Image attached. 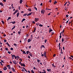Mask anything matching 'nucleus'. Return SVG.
<instances>
[{"label": "nucleus", "mask_w": 73, "mask_h": 73, "mask_svg": "<svg viewBox=\"0 0 73 73\" xmlns=\"http://www.w3.org/2000/svg\"><path fill=\"white\" fill-rule=\"evenodd\" d=\"M44 56L45 57H46V51H44Z\"/></svg>", "instance_id": "1"}, {"label": "nucleus", "mask_w": 73, "mask_h": 73, "mask_svg": "<svg viewBox=\"0 0 73 73\" xmlns=\"http://www.w3.org/2000/svg\"><path fill=\"white\" fill-rule=\"evenodd\" d=\"M41 13L42 14H44V13H45V10L44 9H42L41 11Z\"/></svg>", "instance_id": "2"}, {"label": "nucleus", "mask_w": 73, "mask_h": 73, "mask_svg": "<svg viewBox=\"0 0 73 73\" xmlns=\"http://www.w3.org/2000/svg\"><path fill=\"white\" fill-rule=\"evenodd\" d=\"M38 20H39V19L38 18H35V22H37V21H38Z\"/></svg>", "instance_id": "3"}, {"label": "nucleus", "mask_w": 73, "mask_h": 73, "mask_svg": "<svg viewBox=\"0 0 73 73\" xmlns=\"http://www.w3.org/2000/svg\"><path fill=\"white\" fill-rule=\"evenodd\" d=\"M11 69L12 70L13 72H15V68H14L12 67L11 68Z\"/></svg>", "instance_id": "4"}, {"label": "nucleus", "mask_w": 73, "mask_h": 73, "mask_svg": "<svg viewBox=\"0 0 73 73\" xmlns=\"http://www.w3.org/2000/svg\"><path fill=\"white\" fill-rule=\"evenodd\" d=\"M43 71L44 72H41V71H40L39 73H46V71H45V70L44 69L43 70Z\"/></svg>", "instance_id": "5"}, {"label": "nucleus", "mask_w": 73, "mask_h": 73, "mask_svg": "<svg viewBox=\"0 0 73 73\" xmlns=\"http://www.w3.org/2000/svg\"><path fill=\"white\" fill-rule=\"evenodd\" d=\"M13 64H15V65L17 64V63H16V60H13Z\"/></svg>", "instance_id": "6"}, {"label": "nucleus", "mask_w": 73, "mask_h": 73, "mask_svg": "<svg viewBox=\"0 0 73 73\" xmlns=\"http://www.w3.org/2000/svg\"><path fill=\"white\" fill-rule=\"evenodd\" d=\"M3 69L4 70H6L7 69V67L5 66L3 68Z\"/></svg>", "instance_id": "7"}, {"label": "nucleus", "mask_w": 73, "mask_h": 73, "mask_svg": "<svg viewBox=\"0 0 73 73\" xmlns=\"http://www.w3.org/2000/svg\"><path fill=\"white\" fill-rule=\"evenodd\" d=\"M26 53L27 54H28V53H30V54H31V53L29 51H27L26 52Z\"/></svg>", "instance_id": "8"}, {"label": "nucleus", "mask_w": 73, "mask_h": 73, "mask_svg": "<svg viewBox=\"0 0 73 73\" xmlns=\"http://www.w3.org/2000/svg\"><path fill=\"white\" fill-rule=\"evenodd\" d=\"M32 13H30L28 14H27V16H31V14Z\"/></svg>", "instance_id": "9"}, {"label": "nucleus", "mask_w": 73, "mask_h": 73, "mask_svg": "<svg viewBox=\"0 0 73 73\" xmlns=\"http://www.w3.org/2000/svg\"><path fill=\"white\" fill-rule=\"evenodd\" d=\"M10 23H12L13 24H15L16 23V22L14 21L13 22H10Z\"/></svg>", "instance_id": "10"}, {"label": "nucleus", "mask_w": 73, "mask_h": 73, "mask_svg": "<svg viewBox=\"0 0 73 73\" xmlns=\"http://www.w3.org/2000/svg\"><path fill=\"white\" fill-rule=\"evenodd\" d=\"M47 70L48 72H51V69H47Z\"/></svg>", "instance_id": "11"}, {"label": "nucleus", "mask_w": 73, "mask_h": 73, "mask_svg": "<svg viewBox=\"0 0 73 73\" xmlns=\"http://www.w3.org/2000/svg\"><path fill=\"white\" fill-rule=\"evenodd\" d=\"M0 5L2 7H4V5H3V3H0Z\"/></svg>", "instance_id": "12"}, {"label": "nucleus", "mask_w": 73, "mask_h": 73, "mask_svg": "<svg viewBox=\"0 0 73 73\" xmlns=\"http://www.w3.org/2000/svg\"><path fill=\"white\" fill-rule=\"evenodd\" d=\"M17 10L15 11V12L13 13V15H15L16 13H17Z\"/></svg>", "instance_id": "13"}, {"label": "nucleus", "mask_w": 73, "mask_h": 73, "mask_svg": "<svg viewBox=\"0 0 73 73\" xmlns=\"http://www.w3.org/2000/svg\"><path fill=\"white\" fill-rule=\"evenodd\" d=\"M53 31V30L51 29L50 28L49 29V33H50L51 32H52V31Z\"/></svg>", "instance_id": "14"}, {"label": "nucleus", "mask_w": 73, "mask_h": 73, "mask_svg": "<svg viewBox=\"0 0 73 73\" xmlns=\"http://www.w3.org/2000/svg\"><path fill=\"white\" fill-rule=\"evenodd\" d=\"M36 27H35L34 29V31H33V33H35V31H36Z\"/></svg>", "instance_id": "15"}, {"label": "nucleus", "mask_w": 73, "mask_h": 73, "mask_svg": "<svg viewBox=\"0 0 73 73\" xmlns=\"http://www.w3.org/2000/svg\"><path fill=\"white\" fill-rule=\"evenodd\" d=\"M37 61L38 62V63H39V62H41V60H39V59H38V58L37 59Z\"/></svg>", "instance_id": "16"}, {"label": "nucleus", "mask_w": 73, "mask_h": 73, "mask_svg": "<svg viewBox=\"0 0 73 73\" xmlns=\"http://www.w3.org/2000/svg\"><path fill=\"white\" fill-rule=\"evenodd\" d=\"M27 14H28V13H25V14H24L23 15V16L24 17L25 16H27Z\"/></svg>", "instance_id": "17"}, {"label": "nucleus", "mask_w": 73, "mask_h": 73, "mask_svg": "<svg viewBox=\"0 0 73 73\" xmlns=\"http://www.w3.org/2000/svg\"><path fill=\"white\" fill-rule=\"evenodd\" d=\"M23 2V0H20L19 1V3L20 4H22Z\"/></svg>", "instance_id": "18"}, {"label": "nucleus", "mask_w": 73, "mask_h": 73, "mask_svg": "<svg viewBox=\"0 0 73 73\" xmlns=\"http://www.w3.org/2000/svg\"><path fill=\"white\" fill-rule=\"evenodd\" d=\"M21 66H23L24 67H25V64H24V63L23 64H22V65H21Z\"/></svg>", "instance_id": "19"}, {"label": "nucleus", "mask_w": 73, "mask_h": 73, "mask_svg": "<svg viewBox=\"0 0 73 73\" xmlns=\"http://www.w3.org/2000/svg\"><path fill=\"white\" fill-rule=\"evenodd\" d=\"M28 11H30V12H31V11H32V10H31V8H29L28 9Z\"/></svg>", "instance_id": "20"}, {"label": "nucleus", "mask_w": 73, "mask_h": 73, "mask_svg": "<svg viewBox=\"0 0 73 73\" xmlns=\"http://www.w3.org/2000/svg\"><path fill=\"white\" fill-rule=\"evenodd\" d=\"M31 41V39H29L28 40V42H30Z\"/></svg>", "instance_id": "21"}, {"label": "nucleus", "mask_w": 73, "mask_h": 73, "mask_svg": "<svg viewBox=\"0 0 73 73\" xmlns=\"http://www.w3.org/2000/svg\"><path fill=\"white\" fill-rule=\"evenodd\" d=\"M25 19L24 18L23 19L22 21V23H23V22L25 21Z\"/></svg>", "instance_id": "22"}, {"label": "nucleus", "mask_w": 73, "mask_h": 73, "mask_svg": "<svg viewBox=\"0 0 73 73\" xmlns=\"http://www.w3.org/2000/svg\"><path fill=\"white\" fill-rule=\"evenodd\" d=\"M6 44H7L8 46H9V47H10V45H9V44H8V42H7L6 43Z\"/></svg>", "instance_id": "23"}, {"label": "nucleus", "mask_w": 73, "mask_h": 73, "mask_svg": "<svg viewBox=\"0 0 73 73\" xmlns=\"http://www.w3.org/2000/svg\"><path fill=\"white\" fill-rule=\"evenodd\" d=\"M19 13H17V17H19Z\"/></svg>", "instance_id": "24"}, {"label": "nucleus", "mask_w": 73, "mask_h": 73, "mask_svg": "<svg viewBox=\"0 0 73 73\" xmlns=\"http://www.w3.org/2000/svg\"><path fill=\"white\" fill-rule=\"evenodd\" d=\"M23 54H26V52H25V51L24 50H23Z\"/></svg>", "instance_id": "25"}, {"label": "nucleus", "mask_w": 73, "mask_h": 73, "mask_svg": "<svg viewBox=\"0 0 73 73\" xmlns=\"http://www.w3.org/2000/svg\"><path fill=\"white\" fill-rule=\"evenodd\" d=\"M57 3V1H54V4H56Z\"/></svg>", "instance_id": "26"}, {"label": "nucleus", "mask_w": 73, "mask_h": 73, "mask_svg": "<svg viewBox=\"0 0 73 73\" xmlns=\"http://www.w3.org/2000/svg\"><path fill=\"white\" fill-rule=\"evenodd\" d=\"M13 56H14V57H15V59H17V57H16V56L15 55H14Z\"/></svg>", "instance_id": "27"}, {"label": "nucleus", "mask_w": 73, "mask_h": 73, "mask_svg": "<svg viewBox=\"0 0 73 73\" xmlns=\"http://www.w3.org/2000/svg\"><path fill=\"white\" fill-rule=\"evenodd\" d=\"M11 56H12V59H14V56H13V55H12Z\"/></svg>", "instance_id": "28"}, {"label": "nucleus", "mask_w": 73, "mask_h": 73, "mask_svg": "<svg viewBox=\"0 0 73 73\" xmlns=\"http://www.w3.org/2000/svg\"><path fill=\"white\" fill-rule=\"evenodd\" d=\"M14 46H17V44H16L15 43L14 44Z\"/></svg>", "instance_id": "29"}, {"label": "nucleus", "mask_w": 73, "mask_h": 73, "mask_svg": "<svg viewBox=\"0 0 73 73\" xmlns=\"http://www.w3.org/2000/svg\"><path fill=\"white\" fill-rule=\"evenodd\" d=\"M15 28V26H14L12 28V30H13V29H14Z\"/></svg>", "instance_id": "30"}, {"label": "nucleus", "mask_w": 73, "mask_h": 73, "mask_svg": "<svg viewBox=\"0 0 73 73\" xmlns=\"http://www.w3.org/2000/svg\"><path fill=\"white\" fill-rule=\"evenodd\" d=\"M62 42H64V39L63 38H62Z\"/></svg>", "instance_id": "31"}, {"label": "nucleus", "mask_w": 73, "mask_h": 73, "mask_svg": "<svg viewBox=\"0 0 73 73\" xmlns=\"http://www.w3.org/2000/svg\"><path fill=\"white\" fill-rule=\"evenodd\" d=\"M42 26H43V25H42L40 24V25H39V26L40 27H42Z\"/></svg>", "instance_id": "32"}, {"label": "nucleus", "mask_w": 73, "mask_h": 73, "mask_svg": "<svg viewBox=\"0 0 73 73\" xmlns=\"http://www.w3.org/2000/svg\"><path fill=\"white\" fill-rule=\"evenodd\" d=\"M41 46L43 47L44 48H45V46H44V45H42Z\"/></svg>", "instance_id": "33"}, {"label": "nucleus", "mask_w": 73, "mask_h": 73, "mask_svg": "<svg viewBox=\"0 0 73 73\" xmlns=\"http://www.w3.org/2000/svg\"><path fill=\"white\" fill-rule=\"evenodd\" d=\"M19 64H20L21 65H23V64L21 63V62H19Z\"/></svg>", "instance_id": "34"}, {"label": "nucleus", "mask_w": 73, "mask_h": 73, "mask_svg": "<svg viewBox=\"0 0 73 73\" xmlns=\"http://www.w3.org/2000/svg\"><path fill=\"white\" fill-rule=\"evenodd\" d=\"M67 3H68V2H66L65 4H64V6H65V5H66V4H67Z\"/></svg>", "instance_id": "35"}, {"label": "nucleus", "mask_w": 73, "mask_h": 73, "mask_svg": "<svg viewBox=\"0 0 73 73\" xmlns=\"http://www.w3.org/2000/svg\"><path fill=\"white\" fill-rule=\"evenodd\" d=\"M1 22L2 23L4 24V21H1Z\"/></svg>", "instance_id": "36"}, {"label": "nucleus", "mask_w": 73, "mask_h": 73, "mask_svg": "<svg viewBox=\"0 0 73 73\" xmlns=\"http://www.w3.org/2000/svg\"><path fill=\"white\" fill-rule=\"evenodd\" d=\"M8 19L11 20V17H8Z\"/></svg>", "instance_id": "37"}, {"label": "nucleus", "mask_w": 73, "mask_h": 73, "mask_svg": "<svg viewBox=\"0 0 73 73\" xmlns=\"http://www.w3.org/2000/svg\"><path fill=\"white\" fill-rule=\"evenodd\" d=\"M10 49L11 50H13V48H11Z\"/></svg>", "instance_id": "38"}, {"label": "nucleus", "mask_w": 73, "mask_h": 73, "mask_svg": "<svg viewBox=\"0 0 73 73\" xmlns=\"http://www.w3.org/2000/svg\"><path fill=\"white\" fill-rule=\"evenodd\" d=\"M42 52L41 53V54L42 55H41V56H42V57H43L44 56V54H42Z\"/></svg>", "instance_id": "39"}, {"label": "nucleus", "mask_w": 73, "mask_h": 73, "mask_svg": "<svg viewBox=\"0 0 73 73\" xmlns=\"http://www.w3.org/2000/svg\"><path fill=\"white\" fill-rule=\"evenodd\" d=\"M34 8L35 9L36 11H37V8H36V7H34Z\"/></svg>", "instance_id": "40"}, {"label": "nucleus", "mask_w": 73, "mask_h": 73, "mask_svg": "<svg viewBox=\"0 0 73 73\" xmlns=\"http://www.w3.org/2000/svg\"><path fill=\"white\" fill-rule=\"evenodd\" d=\"M17 57L18 59H19V58H20V57L18 56H17Z\"/></svg>", "instance_id": "41"}, {"label": "nucleus", "mask_w": 73, "mask_h": 73, "mask_svg": "<svg viewBox=\"0 0 73 73\" xmlns=\"http://www.w3.org/2000/svg\"><path fill=\"white\" fill-rule=\"evenodd\" d=\"M47 41V40H46V39L45 40H44L45 43H46V42Z\"/></svg>", "instance_id": "42"}, {"label": "nucleus", "mask_w": 73, "mask_h": 73, "mask_svg": "<svg viewBox=\"0 0 73 73\" xmlns=\"http://www.w3.org/2000/svg\"><path fill=\"white\" fill-rule=\"evenodd\" d=\"M0 63L1 64V65L2 66H3V64H2V62H0Z\"/></svg>", "instance_id": "43"}, {"label": "nucleus", "mask_w": 73, "mask_h": 73, "mask_svg": "<svg viewBox=\"0 0 73 73\" xmlns=\"http://www.w3.org/2000/svg\"><path fill=\"white\" fill-rule=\"evenodd\" d=\"M29 55L30 56H31V57H32V53H31V54H29Z\"/></svg>", "instance_id": "44"}, {"label": "nucleus", "mask_w": 73, "mask_h": 73, "mask_svg": "<svg viewBox=\"0 0 73 73\" xmlns=\"http://www.w3.org/2000/svg\"><path fill=\"white\" fill-rule=\"evenodd\" d=\"M64 31H65V30H63L62 32V34H63V33H64Z\"/></svg>", "instance_id": "45"}, {"label": "nucleus", "mask_w": 73, "mask_h": 73, "mask_svg": "<svg viewBox=\"0 0 73 73\" xmlns=\"http://www.w3.org/2000/svg\"><path fill=\"white\" fill-rule=\"evenodd\" d=\"M5 49L6 50H8V48H5Z\"/></svg>", "instance_id": "46"}, {"label": "nucleus", "mask_w": 73, "mask_h": 73, "mask_svg": "<svg viewBox=\"0 0 73 73\" xmlns=\"http://www.w3.org/2000/svg\"><path fill=\"white\" fill-rule=\"evenodd\" d=\"M19 60H20L21 61H23V60L21 58H19Z\"/></svg>", "instance_id": "47"}, {"label": "nucleus", "mask_w": 73, "mask_h": 73, "mask_svg": "<svg viewBox=\"0 0 73 73\" xmlns=\"http://www.w3.org/2000/svg\"><path fill=\"white\" fill-rule=\"evenodd\" d=\"M4 42H7V40L6 39L4 40Z\"/></svg>", "instance_id": "48"}, {"label": "nucleus", "mask_w": 73, "mask_h": 73, "mask_svg": "<svg viewBox=\"0 0 73 73\" xmlns=\"http://www.w3.org/2000/svg\"><path fill=\"white\" fill-rule=\"evenodd\" d=\"M52 35H53V34H54V32H52L51 33Z\"/></svg>", "instance_id": "49"}, {"label": "nucleus", "mask_w": 73, "mask_h": 73, "mask_svg": "<svg viewBox=\"0 0 73 73\" xmlns=\"http://www.w3.org/2000/svg\"><path fill=\"white\" fill-rule=\"evenodd\" d=\"M18 34H19V35H20V33H20V32L19 31H18Z\"/></svg>", "instance_id": "50"}, {"label": "nucleus", "mask_w": 73, "mask_h": 73, "mask_svg": "<svg viewBox=\"0 0 73 73\" xmlns=\"http://www.w3.org/2000/svg\"><path fill=\"white\" fill-rule=\"evenodd\" d=\"M3 36L4 37H5V36H6V35L5 34V33H4V34H3Z\"/></svg>", "instance_id": "51"}, {"label": "nucleus", "mask_w": 73, "mask_h": 73, "mask_svg": "<svg viewBox=\"0 0 73 73\" xmlns=\"http://www.w3.org/2000/svg\"><path fill=\"white\" fill-rule=\"evenodd\" d=\"M31 72H32V73H34V71H33V70H31Z\"/></svg>", "instance_id": "52"}, {"label": "nucleus", "mask_w": 73, "mask_h": 73, "mask_svg": "<svg viewBox=\"0 0 73 73\" xmlns=\"http://www.w3.org/2000/svg\"><path fill=\"white\" fill-rule=\"evenodd\" d=\"M36 25H37V26H38V25H39V24L36 23Z\"/></svg>", "instance_id": "53"}, {"label": "nucleus", "mask_w": 73, "mask_h": 73, "mask_svg": "<svg viewBox=\"0 0 73 73\" xmlns=\"http://www.w3.org/2000/svg\"><path fill=\"white\" fill-rule=\"evenodd\" d=\"M24 11H21V13H24Z\"/></svg>", "instance_id": "54"}, {"label": "nucleus", "mask_w": 73, "mask_h": 73, "mask_svg": "<svg viewBox=\"0 0 73 73\" xmlns=\"http://www.w3.org/2000/svg\"><path fill=\"white\" fill-rule=\"evenodd\" d=\"M29 26H28V25H27V26H26V28L27 29H28V27H29Z\"/></svg>", "instance_id": "55"}, {"label": "nucleus", "mask_w": 73, "mask_h": 73, "mask_svg": "<svg viewBox=\"0 0 73 73\" xmlns=\"http://www.w3.org/2000/svg\"><path fill=\"white\" fill-rule=\"evenodd\" d=\"M7 53H9V54H11V52L9 51H8L7 52Z\"/></svg>", "instance_id": "56"}, {"label": "nucleus", "mask_w": 73, "mask_h": 73, "mask_svg": "<svg viewBox=\"0 0 73 73\" xmlns=\"http://www.w3.org/2000/svg\"><path fill=\"white\" fill-rule=\"evenodd\" d=\"M1 62H3V63H4V61H3V60H1Z\"/></svg>", "instance_id": "57"}, {"label": "nucleus", "mask_w": 73, "mask_h": 73, "mask_svg": "<svg viewBox=\"0 0 73 73\" xmlns=\"http://www.w3.org/2000/svg\"><path fill=\"white\" fill-rule=\"evenodd\" d=\"M56 54H54V55L53 56V57H56Z\"/></svg>", "instance_id": "58"}, {"label": "nucleus", "mask_w": 73, "mask_h": 73, "mask_svg": "<svg viewBox=\"0 0 73 73\" xmlns=\"http://www.w3.org/2000/svg\"><path fill=\"white\" fill-rule=\"evenodd\" d=\"M8 68H9V69H11V67H10V66H9Z\"/></svg>", "instance_id": "59"}, {"label": "nucleus", "mask_w": 73, "mask_h": 73, "mask_svg": "<svg viewBox=\"0 0 73 73\" xmlns=\"http://www.w3.org/2000/svg\"><path fill=\"white\" fill-rule=\"evenodd\" d=\"M33 24H35V22L34 21H33Z\"/></svg>", "instance_id": "60"}, {"label": "nucleus", "mask_w": 73, "mask_h": 73, "mask_svg": "<svg viewBox=\"0 0 73 73\" xmlns=\"http://www.w3.org/2000/svg\"><path fill=\"white\" fill-rule=\"evenodd\" d=\"M69 16V15H66V17H68Z\"/></svg>", "instance_id": "61"}, {"label": "nucleus", "mask_w": 73, "mask_h": 73, "mask_svg": "<svg viewBox=\"0 0 73 73\" xmlns=\"http://www.w3.org/2000/svg\"><path fill=\"white\" fill-rule=\"evenodd\" d=\"M69 59H70V60H72V58L71 57H69Z\"/></svg>", "instance_id": "62"}, {"label": "nucleus", "mask_w": 73, "mask_h": 73, "mask_svg": "<svg viewBox=\"0 0 73 73\" xmlns=\"http://www.w3.org/2000/svg\"><path fill=\"white\" fill-rule=\"evenodd\" d=\"M49 2H50V3H51V2H52V0H50L49 1Z\"/></svg>", "instance_id": "63"}, {"label": "nucleus", "mask_w": 73, "mask_h": 73, "mask_svg": "<svg viewBox=\"0 0 73 73\" xmlns=\"http://www.w3.org/2000/svg\"><path fill=\"white\" fill-rule=\"evenodd\" d=\"M33 69H34L35 70V69H36V67H34L33 68Z\"/></svg>", "instance_id": "64"}]
</instances>
